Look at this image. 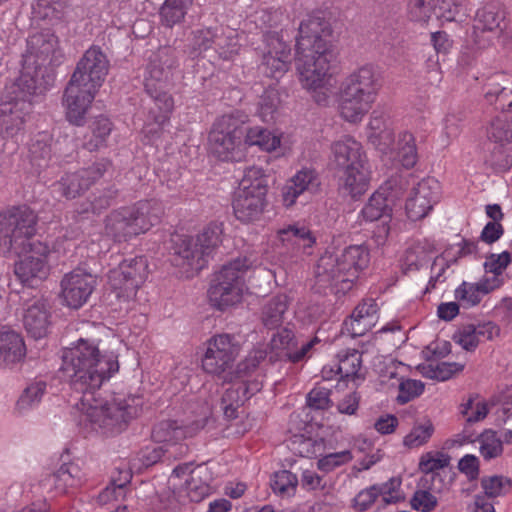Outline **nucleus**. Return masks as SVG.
I'll use <instances>...</instances> for the list:
<instances>
[{"label": "nucleus", "mask_w": 512, "mask_h": 512, "mask_svg": "<svg viewBox=\"0 0 512 512\" xmlns=\"http://www.w3.org/2000/svg\"><path fill=\"white\" fill-rule=\"evenodd\" d=\"M58 46L57 37L50 30L34 33L27 40V51L23 61L29 65H35V70L40 69Z\"/></svg>", "instance_id": "5701e85b"}, {"label": "nucleus", "mask_w": 512, "mask_h": 512, "mask_svg": "<svg viewBox=\"0 0 512 512\" xmlns=\"http://www.w3.org/2000/svg\"><path fill=\"white\" fill-rule=\"evenodd\" d=\"M29 158L33 166L44 168L51 158L50 137L46 133H39L29 146Z\"/></svg>", "instance_id": "37998d69"}, {"label": "nucleus", "mask_w": 512, "mask_h": 512, "mask_svg": "<svg viewBox=\"0 0 512 512\" xmlns=\"http://www.w3.org/2000/svg\"><path fill=\"white\" fill-rule=\"evenodd\" d=\"M136 226L127 207L113 210L105 218V233L116 242H127L139 235Z\"/></svg>", "instance_id": "c85d7f7f"}, {"label": "nucleus", "mask_w": 512, "mask_h": 512, "mask_svg": "<svg viewBox=\"0 0 512 512\" xmlns=\"http://www.w3.org/2000/svg\"><path fill=\"white\" fill-rule=\"evenodd\" d=\"M320 185L315 170L304 168L298 171L281 188V201L286 208L292 207L305 192L316 191Z\"/></svg>", "instance_id": "b1692460"}, {"label": "nucleus", "mask_w": 512, "mask_h": 512, "mask_svg": "<svg viewBox=\"0 0 512 512\" xmlns=\"http://www.w3.org/2000/svg\"><path fill=\"white\" fill-rule=\"evenodd\" d=\"M109 71V60L102 49L92 45L78 61L71 80L98 91Z\"/></svg>", "instance_id": "9b49d317"}, {"label": "nucleus", "mask_w": 512, "mask_h": 512, "mask_svg": "<svg viewBox=\"0 0 512 512\" xmlns=\"http://www.w3.org/2000/svg\"><path fill=\"white\" fill-rule=\"evenodd\" d=\"M512 78L505 73H495L489 76L483 84L484 98L489 104H493L496 97L502 93L509 84Z\"/></svg>", "instance_id": "864d4df0"}, {"label": "nucleus", "mask_w": 512, "mask_h": 512, "mask_svg": "<svg viewBox=\"0 0 512 512\" xmlns=\"http://www.w3.org/2000/svg\"><path fill=\"white\" fill-rule=\"evenodd\" d=\"M288 309V297L279 294L269 299L261 310V323L269 330L280 328Z\"/></svg>", "instance_id": "58836bf2"}, {"label": "nucleus", "mask_w": 512, "mask_h": 512, "mask_svg": "<svg viewBox=\"0 0 512 512\" xmlns=\"http://www.w3.org/2000/svg\"><path fill=\"white\" fill-rule=\"evenodd\" d=\"M504 14L497 3H490L476 13L471 41L478 49L488 47L504 30Z\"/></svg>", "instance_id": "ddd939ff"}, {"label": "nucleus", "mask_w": 512, "mask_h": 512, "mask_svg": "<svg viewBox=\"0 0 512 512\" xmlns=\"http://www.w3.org/2000/svg\"><path fill=\"white\" fill-rule=\"evenodd\" d=\"M400 486L401 480L392 477L385 483L375 484L363 489L354 498V507L359 511H366L375 503L378 497H381L380 507L382 508L403 501L404 496Z\"/></svg>", "instance_id": "aec40b11"}, {"label": "nucleus", "mask_w": 512, "mask_h": 512, "mask_svg": "<svg viewBox=\"0 0 512 512\" xmlns=\"http://www.w3.org/2000/svg\"><path fill=\"white\" fill-rule=\"evenodd\" d=\"M46 390V383L39 381L32 383L29 385L20 396L17 401V409L21 412H24L41 401V398Z\"/></svg>", "instance_id": "13d9d810"}, {"label": "nucleus", "mask_w": 512, "mask_h": 512, "mask_svg": "<svg viewBox=\"0 0 512 512\" xmlns=\"http://www.w3.org/2000/svg\"><path fill=\"white\" fill-rule=\"evenodd\" d=\"M241 345L234 335L219 334L208 341V347L202 359L205 372L221 375L230 369L238 357Z\"/></svg>", "instance_id": "9d476101"}, {"label": "nucleus", "mask_w": 512, "mask_h": 512, "mask_svg": "<svg viewBox=\"0 0 512 512\" xmlns=\"http://www.w3.org/2000/svg\"><path fill=\"white\" fill-rule=\"evenodd\" d=\"M451 457L448 454L438 452L436 456L431 453L423 455L419 462L420 470L426 475L441 473L449 466Z\"/></svg>", "instance_id": "bf43d9fd"}, {"label": "nucleus", "mask_w": 512, "mask_h": 512, "mask_svg": "<svg viewBox=\"0 0 512 512\" xmlns=\"http://www.w3.org/2000/svg\"><path fill=\"white\" fill-rule=\"evenodd\" d=\"M266 52L263 55L261 68L271 78L282 77L291 64V48L276 31L265 34Z\"/></svg>", "instance_id": "dca6fc26"}, {"label": "nucleus", "mask_w": 512, "mask_h": 512, "mask_svg": "<svg viewBox=\"0 0 512 512\" xmlns=\"http://www.w3.org/2000/svg\"><path fill=\"white\" fill-rule=\"evenodd\" d=\"M397 155L402 166L410 169L413 168L418 161V153L415 137L408 131L399 133L397 139Z\"/></svg>", "instance_id": "79ce46f5"}, {"label": "nucleus", "mask_w": 512, "mask_h": 512, "mask_svg": "<svg viewBox=\"0 0 512 512\" xmlns=\"http://www.w3.org/2000/svg\"><path fill=\"white\" fill-rule=\"evenodd\" d=\"M251 263L247 258H237L223 265L211 282L208 297L211 304L219 310L239 303L244 290V273Z\"/></svg>", "instance_id": "0eeeda50"}, {"label": "nucleus", "mask_w": 512, "mask_h": 512, "mask_svg": "<svg viewBox=\"0 0 512 512\" xmlns=\"http://www.w3.org/2000/svg\"><path fill=\"white\" fill-rule=\"evenodd\" d=\"M331 165L342 170L353 167H363L366 155L360 142L350 136H344L331 145Z\"/></svg>", "instance_id": "4be33fe9"}, {"label": "nucleus", "mask_w": 512, "mask_h": 512, "mask_svg": "<svg viewBox=\"0 0 512 512\" xmlns=\"http://www.w3.org/2000/svg\"><path fill=\"white\" fill-rule=\"evenodd\" d=\"M433 432L434 426L432 422L427 419L424 423L415 424L410 433L404 437L403 443L409 448L419 447L431 438Z\"/></svg>", "instance_id": "4d7b16f0"}, {"label": "nucleus", "mask_w": 512, "mask_h": 512, "mask_svg": "<svg viewBox=\"0 0 512 512\" xmlns=\"http://www.w3.org/2000/svg\"><path fill=\"white\" fill-rule=\"evenodd\" d=\"M244 134L246 145L258 146L264 151H273L280 145V138L263 127L256 126L245 129Z\"/></svg>", "instance_id": "a19ab883"}, {"label": "nucleus", "mask_w": 512, "mask_h": 512, "mask_svg": "<svg viewBox=\"0 0 512 512\" xmlns=\"http://www.w3.org/2000/svg\"><path fill=\"white\" fill-rule=\"evenodd\" d=\"M172 249L171 262L175 266L189 267L191 270L200 271L207 262L203 251L192 237H178Z\"/></svg>", "instance_id": "bb28decb"}, {"label": "nucleus", "mask_w": 512, "mask_h": 512, "mask_svg": "<svg viewBox=\"0 0 512 512\" xmlns=\"http://www.w3.org/2000/svg\"><path fill=\"white\" fill-rule=\"evenodd\" d=\"M266 360L270 363V347L269 344H262L251 350L245 360L238 365V369L240 372L248 373Z\"/></svg>", "instance_id": "0e129e2a"}, {"label": "nucleus", "mask_w": 512, "mask_h": 512, "mask_svg": "<svg viewBox=\"0 0 512 512\" xmlns=\"http://www.w3.org/2000/svg\"><path fill=\"white\" fill-rule=\"evenodd\" d=\"M378 321V305L373 299L359 303L344 321L343 329L352 337H359L370 331Z\"/></svg>", "instance_id": "a878e982"}, {"label": "nucleus", "mask_w": 512, "mask_h": 512, "mask_svg": "<svg viewBox=\"0 0 512 512\" xmlns=\"http://www.w3.org/2000/svg\"><path fill=\"white\" fill-rule=\"evenodd\" d=\"M440 198V184L434 178H425L413 187L405 205L408 218L421 220L428 215Z\"/></svg>", "instance_id": "f3484780"}, {"label": "nucleus", "mask_w": 512, "mask_h": 512, "mask_svg": "<svg viewBox=\"0 0 512 512\" xmlns=\"http://www.w3.org/2000/svg\"><path fill=\"white\" fill-rule=\"evenodd\" d=\"M486 165L495 172H503L512 165V144L493 143L485 159Z\"/></svg>", "instance_id": "a18cd8bd"}, {"label": "nucleus", "mask_w": 512, "mask_h": 512, "mask_svg": "<svg viewBox=\"0 0 512 512\" xmlns=\"http://www.w3.org/2000/svg\"><path fill=\"white\" fill-rule=\"evenodd\" d=\"M435 12L437 17L446 21H457L458 18L465 15V7L462 0H438Z\"/></svg>", "instance_id": "e2e57ef3"}, {"label": "nucleus", "mask_w": 512, "mask_h": 512, "mask_svg": "<svg viewBox=\"0 0 512 512\" xmlns=\"http://www.w3.org/2000/svg\"><path fill=\"white\" fill-rule=\"evenodd\" d=\"M463 368L464 366L462 364L456 362H441L436 365L429 364L423 367V375L428 378L445 381L451 378L455 373L462 371Z\"/></svg>", "instance_id": "680f3d73"}, {"label": "nucleus", "mask_w": 512, "mask_h": 512, "mask_svg": "<svg viewBox=\"0 0 512 512\" xmlns=\"http://www.w3.org/2000/svg\"><path fill=\"white\" fill-rule=\"evenodd\" d=\"M185 437L184 428L173 420L162 421L155 425L152 430V438L155 442L162 443V446L172 449L180 456L187 451V447L180 444V441Z\"/></svg>", "instance_id": "2f4dec72"}, {"label": "nucleus", "mask_w": 512, "mask_h": 512, "mask_svg": "<svg viewBox=\"0 0 512 512\" xmlns=\"http://www.w3.org/2000/svg\"><path fill=\"white\" fill-rule=\"evenodd\" d=\"M329 22L319 14L309 15L299 26L295 45V63L299 80L305 89L316 90L324 85L336 61L330 37Z\"/></svg>", "instance_id": "f03ea898"}, {"label": "nucleus", "mask_w": 512, "mask_h": 512, "mask_svg": "<svg viewBox=\"0 0 512 512\" xmlns=\"http://www.w3.org/2000/svg\"><path fill=\"white\" fill-rule=\"evenodd\" d=\"M134 224L137 225L138 234H142L159 223L164 213L162 204L157 200L139 201L131 207H127Z\"/></svg>", "instance_id": "c756f323"}, {"label": "nucleus", "mask_w": 512, "mask_h": 512, "mask_svg": "<svg viewBox=\"0 0 512 512\" xmlns=\"http://www.w3.org/2000/svg\"><path fill=\"white\" fill-rule=\"evenodd\" d=\"M178 65L176 50L165 46L157 50L150 58L144 79L146 92H156L160 88H168L171 70Z\"/></svg>", "instance_id": "2eb2a0df"}, {"label": "nucleus", "mask_w": 512, "mask_h": 512, "mask_svg": "<svg viewBox=\"0 0 512 512\" xmlns=\"http://www.w3.org/2000/svg\"><path fill=\"white\" fill-rule=\"evenodd\" d=\"M233 210L241 222L257 220L266 206V195L249 190H237L233 199Z\"/></svg>", "instance_id": "cd10ccee"}, {"label": "nucleus", "mask_w": 512, "mask_h": 512, "mask_svg": "<svg viewBox=\"0 0 512 512\" xmlns=\"http://www.w3.org/2000/svg\"><path fill=\"white\" fill-rule=\"evenodd\" d=\"M97 91L69 80L63 95V105L66 118L75 126H83L86 122V113L95 98Z\"/></svg>", "instance_id": "6ab92c4d"}, {"label": "nucleus", "mask_w": 512, "mask_h": 512, "mask_svg": "<svg viewBox=\"0 0 512 512\" xmlns=\"http://www.w3.org/2000/svg\"><path fill=\"white\" fill-rule=\"evenodd\" d=\"M297 484V476L288 470L275 472L271 480V488L273 492L280 496L294 495Z\"/></svg>", "instance_id": "603ef678"}, {"label": "nucleus", "mask_w": 512, "mask_h": 512, "mask_svg": "<svg viewBox=\"0 0 512 512\" xmlns=\"http://www.w3.org/2000/svg\"><path fill=\"white\" fill-rule=\"evenodd\" d=\"M405 182L406 181L400 176H394L389 179L385 185L386 189L391 190V192L389 194H385V191H376L373 193L361 211L362 217L370 222L382 218L390 219L392 213V198L399 196L400 192L397 190V187L399 186V190H402Z\"/></svg>", "instance_id": "412c9836"}, {"label": "nucleus", "mask_w": 512, "mask_h": 512, "mask_svg": "<svg viewBox=\"0 0 512 512\" xmlns=\"http://www.w3.org/2000/svg\"><path fill=\"white\" fill-rule=\"evenodd\" d=\"M381 87V75L373 65L355 69L341 84V116L348 122L361 121L371 109Z\"/></svg>", "instance_id": "423d86ee"}, {"label": "nucleus", "mask_w": 512, "mask_h": 512, "mask_svg": "<svg viewBox=\"0 0 512 512\" xmlns=\"http://www.w3.org/2000/svg\"><path fill=\"white\" fill-rule=\"evenodd\" d=\"M511 486V480L502 475L483 477L481 479V487L484 490L485 497L489 498L505 495L510 491Z\"/></svg>", "instance_id": "6e6d98bb"}, {"label": "nucleus", "mask_w": 512, "mask_h": 512, "mask_svg": "<svg viewBox=\"0 0 512 512\" xmlns=\"http://www.w3.org/2000/svg\"><path fill=\"white\" fill-rule=\"evenodd\" d=\"M148 276V262L144 256L123 260L109 271L108 280L116 297L129 300Z\"/></svg>", "instance_id": "1a4fd4ad"}, {"label": "nucleus", "mask_w": 512, "mask_h": 512, "mask_svg": "<svg viewBox=\"0 0 512 512\" xmlns=\"http://www.w3.org/2000/svg\"><path fill=\"white\" fill-rule=\"evenodd\" d=\"M433 247L427 242H416L410 246L402 260V271L405 274L418 271L429 261Z\"/></svg>", "instance_id": "ea45409f"}, {"label": "nucleus", "mask_w": 512, "mask_h": 512, "mask_svg": "<svg viewBox=\"0 0 512 512\" xmlns=\"http://www.w3.org/2000/svg\"><path fill=\"white\" fill-rule=\"evenodd\" d=\"M338 364L336 373L340 375L341 379H349L357 376L361 364L362 357L358 350L341 351L338 354Z\"/></svg>", "instance_id": "09e8293b"}, {"label": "nucleus", "mask_w": 512, "mask_h": 512, "mask_svg": "<svg viewBox=\"0 0 512 512\" xmlns=\"http://www.w3.org/2000/svg\"><path fill=\"white\" fill-rule=\"evenodd\" d=\"M118 194V190L114 186H110L95 196L94 199L87 205V207L81 209L80 213L92 212L99 214L103 210L110 207Z\"/></svg>", "instance_id": "69168bd1"}, {"label": "nucleus", "mask_w": 512, "mask_h": 512, "mask_svg": "<svg viewBox=\"0 0 512 512\" xmlns=\"http://www.w3.org/2000/svg\"><path fill=\"white\" fill-rule=\"evenodd\" d=\"M487 135L493 143L512 144V122L505 118H495L487 129Z\"/></svg>", "instance_id": "5fc2aeb1"}, {"label": "nucleus", "mask_w": 512, "mask_h": 512, "mask_svg": "<svg viewBox=\"0 0 512 512\" xmlns=\"http://www.w3.org/2000/svg\"><path fill=\"white\" fill-rule=\"evenodd\" d=\"M480 453L484 459L490 460L503 452L502 440L492 431H485L480 436Z\"/></svg>", "instance_id": "338daca9"}, {"label": "nucleus", "mask_w": 512, "mask_h": 512, "mask_svg": "<svg viewBox=\"0 0 512 512\" xmlns=\"http://www.w3.org/2000/svg\"><path fill=\"white\" fill-rule=\"evenodd\" d=\"M28 99L6 95L0 103V135L14 138L23 129L25 118L31 110Z\"/></svg>", "instance_id": "a211bd4d"}, {"label": "nucleus", "mask_w": 512, "mask_h": 512, "mask_svg": "<svg viewBox=\"0 0 512 512\" xmlns=\"http://www.w3.org/2000/svg\"><path fill=\"white\" fill-rule=\"evenodd\" d=\"M50 318L48 304L43 298H33L26 303L23 324L27 333L34 339L47 335L51 324Z\"/></svg>", "instance_id": "393cba45"}, {"label": "nucleus", "mask_w": 512, "mask_h": 512, "mask_svg": "<svg viewBox=\"0 0 512 512\" xmlns=\"http://www.w3.org/2000/svg\"><path fill=\"white\" fill-rule=\"evenodd\" d=\"M111 131V121L104 116L97 117L92 124V137L84 143V148L92 152L105 146Z\"/></svg>", "instance_id": "3c124183"}, {"label": "nucleus", "mask_w": 512, "mask_h": 512, "mask_svg": "<svg viewBox=\"0 0 512 512\" xmlns=\"http://www.w3.org/2000/svg\"><path fill=\"white\" fill-rule=\"evenodd\" d=\"M245 128L232 115H223L209 134L211 152L221 161H240L243 157L241 139Z\"/></svg>", "instance_id": "6e6552de"}, {"label": "nucleus", "mask_w": 512, "mask_h": 512, "mask_svg": "<svg viewBox=\"0 0 512 512\" xmlns=\"http://www.w3.org/2000/svg\"><path fill=\"white\" fill-rule=\"evenodd\" d=\"M26 348L21 335L13 330L0 331V363L6 365L21 361Z\"/></svg>", "instance_id": "e433bc0d"}, {"label": "nucleus", "mask_w": 512, "mask_h": 512, "mask_svg": "<svg viewBox=\"0 0 512 512\" xmlns=\"http://www.w3.org/2000/svg\"><path fill=\"white\" fill-rule=\"evenodd\" d=\"M53 478L56 487L65 490L68 487L79 486L83 480V473L77 464L66 463L53 474Z\"/></svg>", "instance_id": "8fccbe9b"}, {"label": "nucleus", "mask_w": 512, "mask_h": 512, "mask_svg": "<svg viewBox=\"0 0 512 512\" xmlns=\"http://www.w3.org/2000/svg\"><path fill=\"white\" fill-rule=\"evenodd\" d=\"M239 190H249L253 193L266 195L268 191V177L260 167L252 166L244 170Z\"/></svg>", "instance_id": "c03bdc74"}, {"label": "nucleus", "mask_w": 512, "mask_h": 512, "mask_svg": "<svg viewBox=\"0 0 512 512\" xmlns=\"http://www.w3.org/2000/svg\"><path fill=\"white\" fill-rule=\"evenodd\" d=\"M108 159H101L87 168L73 173H66L54 184V187L62 196L73 199L87 191L94 183L111 169Z\"/></svg>", "instance_id": "f8f14e48"}, {"label": "nucleus", "mask_w": 512, "mask_h": 512, "mask_svg": "<svg viewBox=\"0 0 512 512\" xmlns=\"http://www.w3.org/2000/svg\"><path fill=\"white\" fill-rule=\"evenodd\" d=\"M339 176L338 189L343 196L357 199L368 189L369 179L365 166L342 169Z\"/></svg>", "instance_id": "72a5a7b5"}, {"label": "nucleus", "mask_w": 512, "mask_h": 512, "mask_svg": "<svg viewBox=\"0 0 512 512\" xmlns=\"http://www.w3.org/2000/svg\"><path fill=\"white\" fill-rule=\"evenodd\" d=\"M280 102L279 94L276 89L269 87L260 97L259 116L264 122H271Z\"/></svg>", "instance_id": "052dcab7"}, {"label": "nucleus", "mask_w": 512, "mask_h": 512, "mask_svg": "<svg viewBox=\"0 0 512 512\" xmlns=\"http://www.w3.org/2000/svg\"><path fill=\"white\" fill-rule=\"evenodd\" d=\"M140 396L117 394L112 399L100 402L96 398L91 402L77 406L81 411L79 425L86 432H95L104 437L116 436L125 431L141 409Z\"/></svg>", "instance_id": "20e7f679"}, {"label": "nucleus", "mask_w": 512, "mask_h": 512, "mask_svg": "<svg viewBox=\"0 0 512 512\" xmlns=\"http://www.w3.org/2000/svg\"><path fill=\"white\" fill-rule=\"evenodd\" d=\"M61 369L70 387L79 395L76 406L95 400V393L105 380L118 372L119 364L113 354H101L98 347L85 339L64 350Z\"/></svg>", "instance_id": "7ed1b4c3"}, {"label": "nucleus", "mask_w": 512, "mask_h": 512, "mask_svg": "<svg viewBox=\"0 0 512 512\" xmlns=\"http://www.w3.org/2000/svg\"><path fill=\"white\" fill-rule=\"evenodd\" d=\"M38 70L39 69L35 70V65H26L23 61L21 75L17 79V82L12 86L11 93H16V91L19 90L21 92V96H18V98L23 99H27V97L36 94L38 89Z\"/></svg>", "instance_id": "49530a36"}, {"label": "nucleus", "mask_w": 512, "mask_h": 512, "mask_svg": "<svg viewBox=\"0 0 512 512\" xmlns=\"http://www.w3.org/2000/svg\"><path fill=\"white\" fill-rule=\"evenodd\" d=\"M501 279L497 277H485L478 283L463 282L455 290V298L464 307L477 305L482 297L501 285Z\"/></svg>", "instance_id": "7c9ffc66"}, {"label": "nucleus", "mask_w": 512, "mask_h": 512, "mask_svg": "<svg viewBox=\"0 0 512 512\" xmlns=\"http://www.w3.org/2000/svg\"><path fill=\"white\" fill-rule=\"evenodd\" d=\"M278 238L283 246L293 252L311 248L315 243L311 231L305 226L289 225L278 231Z\"/></svg>", "instance_id": "4c0bfd02"}, {"label": "nucleus", "mask_w": 512, "mask_h": 512, "mask_svg": "<svg viewBox=\"0 0 512 512\" xmlns=\"http://www.w3.org/2000/svg\"><path fill=\"white\" fill-rule=\"evenodd\" d=\"M147 94L154 101L158 112L154 111L152 108L150 109L149 114L154 120L156 126L151 127L150 125H146L143 129V132L146 135L151 134V138H154L155 136L158 137L161 126L169 119V115L174 108V100L168 93L167 88H160L157 89L156 92H147Z\"/></svg>", "instance_id": "473e14b6"}, {"label": "nucleus", "mask_w": 512, "mask_h": 512, "mask_svg": "<svg viewBox=\"0 0 512 512\" xmlns=\"http://www.w3.org/2000/svg\"><path fill=\"white\" fill-rule=\"evenodd\" d=\"M38 217L27 205L9 206L0 211V252L21 254L30 252L14 265L16 278L29 288L42 283L50 273L47 244L33 241Z\"/></svg>", "instance_id": "f257e3e1"}, {"label": "nucleus", "mask_w": 512, "mask_h": 512, "mask_svg": "<svg viewBox=\"0 0 512 512\" xmlns=\"http://www.w3.org/2000/svg\"><path fill=\"white\" fill-rule=\"evenodd\" d=\"M212 473L205 465H199L190 471L189 478L185 480L187 496L192 502H201L212 493L210 482Z\"/></svg>", "instance_id": "f704fd0d"}, {"label": "nucleus", "mask_w": 512, "mask_h": 512, "mask_svg": "<svg viewBox=\"0 0 512 512\" xmlns=\"http://www.w3.org/2000/svg\"><path fill=\"white\" fill-rule=\"evenodd\" d=\"M298 344L299 338L291 328H278L269 342L270 364H274L278 361H287L286 354L297 349Z\"/></svg>", "instance_id": "c9c22d12"}, {"label": "nucleus", "mask_w": 512, "mask_h": 512, "mask_svg": "<svg viewBox=\"0 0 512 512\" xmlns=\"http://www.w3.org/2000/svg\"><path fill=\"white\" fill-rule=\"evenodd\" d=\"M408 10L413 21L427 22L435 11L434 0H410Z\"/></svg>", "instance_id": "774afa93"}, {"label": "nucleus", "mask_w": 512, "mask_h": 512, "mask_svg": "<svg viewBox=\"0 0 512 512\" xmlns=\"http://www.w3.org/2000/svg\"><path fill=\"white\" fill-rule=\"evenodd\" d=\"M96 277L81 268L66 273L61 282L60 297L72 309H79L90 298L96 287Z\"/></svg>", "instance_id": "4468645a"}, {"label": "nucleus", "mask_w": 512, "mask_h": 512, "mask_svg": "<svg viewBox=\"0 0 512 512\" xmlns=\"http://www.w3.org/2000/svg\"><path fill=\"white\" fill-rule=\"evenodd\" d=\"M369 251L362 245L346 247L340 255L326 253L315 267V293L326 294L328 290L339 293L350 290L358 272L369 264Z\"/></svg>", "instance_id": "39448f33"}, {"label": "nucleus", "mask_w": 512, "mask_h": 512, "mask_svg": "<svg viewBox=\"0 0 512 512\" xmlns=\"http://www.w3.org/2000/svg\"><path fill=\"white\" fill-rule=\"evenodd\" d=\"M223 228L221 223L211 222L203 228L196 237V244L199 245L204 255L208 257L222 241Z\"/></svg>", "instance_id": "de8ad7c7"}]
</instances>
